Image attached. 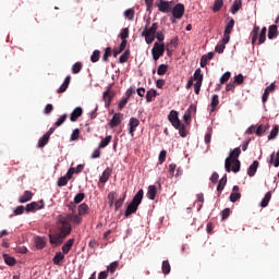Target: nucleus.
<instances>
[{"label":"nucleus","instance_id":"f257e3e1","mask_svg":"<svg viewBox=\"0 0 279 279\" xmlns=\"http://www.w3.org/2000/svg\"><path fill=\"white\" fill-rule=\"evenodd\" d=\"M88 215V206L83 203L78 206V214H60L56 218V227L58 233L49 234V241L51 245L60 246L64 243V239L73 232V226H80L82 223V216Z\"/></svg>","mask_w":279,"mask_h":279},{"label":"nucleus","instance_id":"f03ea898","mask_svg":"<svg viewBox=\"0 0 279 279\" xmlns=\"http://www.w3.org/2000/svg\"><path fill=\"white\" fill-rule=\"evenodd\" d=\"M260 32V33H259ZM259 33V36H258ZM267 40V27L264 26L260 31V27L255 25L251 32V43L252 45H263Z\"/></svg>","mask_w":279,"mask_h":279},{"label":"nucleus","instance_id":"7ed1b4c3","mask_svg":"<svg viewBox=\"0 0 279 279\" xmlns=\"http://www.w3.org/2000/svg\"><path fill=\"white\" fill-rule=\"evenodd\" d=\"M141 205V190L137 191L136 195L132 199V202L128 205L124 217H130L131 215H134L136 210H138V206Z\"/></svg>","mask_w":279,"mask_h":279},{"label":"nucleus","instance_id":"20e7f679","mask_svg":"<svg viewBox=\"0 0 279 279\" xmlns=\"http://www.w3.org/2000/svg\"><path fill=\"white\" fill-rule=\"evenodd\" d=\"M239 156H241V148L236 147L229 154V157L226 158L225 169H226L227 173H230V171H232V161L231 160H239Z\"/></svg>","mask_w":279,"mask_h":279},{"label":"nucleus","instance_id":"39448f33","mask_svg":"<svg viewBox=\"0 0 279 279\" xmlns=\"http://www.w3.org/2000/svg\"><path fill=\"white\" fill-rule=\"evenodd\" d=\"M173 5H175V2L172 1H167V0H157L156 1V7L158 8L159 12H162L163 14H169L171 10H173Z\"/></svg>","mask_w":279,"mask_h":279},{"label":"nucleus","instance_id":"423d86ee","mask_svg":"<svg viewBox=\"0 0 279 279\" xmlns=\"http://www.w3.org/2000/svg\"><path fill=\"white\" fill-rule=\"evenodd\" d=\"M151 53H153V59L155 61L160 60V58L165 56V44L155 43L151 49Z\"/></svg>","mask_w":279,"mask_h":279},{"label":"nucleus","instance_id":"0eeeda50","mask_svg":"<svg viewBox=\"0 0 279 279\" xmlns=\"http://www.w3.org/2000/svg\"><path fill=\"white\" fill-rule=\"evenodd\" d=\"M114 90H112V84H110L106 92L102 94V99L105 101V107L110 108V105L112 104V99H114Z\"/></svg>","mask_w":279,"mask_h":279},{"label":"nucleus","instance_id":"6e6552de","mask_svg":"<svg viewBox=\"0 0 279 279\" xmlns=\"http://www.w3.org/2000/svg\"><path fill=\"white\" fill-rule=\"evenodd\" d=\"M168 121H170L171 125H173L175 130L180 129V125H182L180 118H178V111L175 110L170 111Z\"/></svg>","mask_w":279,"mask_h":279},{"label":"nucleus","instance_id":"1a4fd4ad","mask_svg":"<svg viewBox=\"0 0 279 279\" xmlns=\"http://www.w3.org/2000/svg\"><path fill=\"white\" fill-rule=\"evenodd\" d=\"M173 19H182L184 16V4L178 3L172 7Z\"/></svg>","mask_w":279,"mask_h":279},{"label":"nucleus","instance_id":"9d476101","mask_svg":"<svg viewBox=\"0 0 279 279\" xmlns=\"http://www.w3.org/2000/svg\"><path fill=\"white\" fill-rule=\"evenodd\" d=\"M138 125H141V121L136 118H131L130 122H129V134L131 136H134V132H136V128H138Z\"/></svg>","mask_w":279,"mask_h":279},{"label":"nucleus","instance_id":"9b49d317","mask_svg":"<svg viewBox=\"0 0 279 279\" xmlns=\"http://www.w3.org/2000/svg\"><path fill=\"white\" fill-rule=\"evenodd\" d=\"M40 204L41 206H39L36 202L27 204L25 207L26 213H34V210H43V208H45V203L41 201Z\"/></svg>","mask_w":279,"mask_h":279},{"label":"nucleus","instance_id":"f8f14e48","mask_svg":"<svg viewBox=\"0 0 279 279\" xmlns=\"http://www.w3.org/2000/svg\"><path fill=\"white\" fill-rule=\"evenodd\" d=\"M274 90H276V83H271L268 87L265 88L262 96L263 104H267V100L269 99V94L274 93Z\"/></svg>","mask_w":279,"mask_h":279},{"label":"nucleus","instance_id":"ddd939ff","mask_svg":"<svg viewBox=\"0 0 279 279\" xmlns=\"http://www.w3.org/2000/svg\"><path fill=\"white\" fill-rule=\"evenodd\" d=\"M123 121V113H116L109 122L110 128H118Z\"/></svg>","mask_w":279,"mask_h":279},{"label":"nucleus","instance_id":"4468645a","mask_svg":"<svg viewBox=\"0 0 279 279\" xmlns=\"http://www.w3.org/2000/svg\"><path fill=\"white\" fill-rule=\"evenodd\" d=\"M83 113L84 110L82 109V107H76L70 114V121H72V123H75V121H77V119H80Z\"/></svg>","mask_w":279,"mask_h":279},{"label":"nucleus","instance_id":"2eb2a0df","mask_svg":"<svg viewBox=\"0 0 279 279\" xmlns=\"http://www.w3.org/2000/svg\"><path fill=\"white\" fill-rule=\"evenodd\" d=\"M34 197V193L32 191H25L22 196L19 198L20 204H27V202H32V198Z\"/></svg>","mask_w":279,"mask_h":279},{"label":"nucleus","instance_id":"dca6fc26","mask_svg":"<svg viewBox=\"0 0 279 279\" xmlns=\"http://www.w3.org/2000/svg\"><path fill=\"white\" fill-rule=\"evenodd\" d=\"M34 242H35V247L37 250H45V247L47 245V241H45V238L39 236V235L35 236Z\"/></svg>","mask_w":279,"mask_h":279},{"label":"nucleus","instance_id":"f3484780","mask_svg":"<svg viewBox=\"0 0 279 279\" xmlns=\"http://www.w3.org/2000/svg\"><path fill=\"white\" fill-rule=\"evenodd\" d=\"M232 191L233 192L230 194V202L234 204L235 202H239V199H241V193H239V185H234Z\"/></svg>","mask_w":279,"mask_h":279},{"label":"nucleus","instance_id":"a211bd4d","mask_svg":"<svg viewBox=\"0 0 279 279\" xmlns=\"http://www.w3.org/2000/svg\"><path fill=\"white\" fill-rule=\"evenodd\" d=\"M110 175H112V169L106 168L99 178V182H101V184H106V182L110 180Z\"/></svg>","mask_w":279,"mask_h":279},{"label":"nucleus","instance_id":"6ab92c4d","mask_svg":"<svg viewBox=\"0 0 279 279\" xmlns=\"http://www.w3.org/2000/svg\"><path fill=\"white\" fill-rule=\"evenodd\" d=\"M258 165H259L258 160H255V161H253V163L248 167V169H247V175H248L250 178H254V175H256V171H258Z\"/></svg>","mask_w":279,"mask_h":279},{"label":"nucleus","instance_id":"aec40b11","mask_svg":"<svg viewBox=\"0 0 279 279\" xmlns=\"http://www.w3.org/2000/svg\"><path fill=\"white\" fill-rule=\"evenodd\" d=\"M74 243H75V239L72 238V239L68 240L61 247L62 253L69 254V252H71V248L73 247Z\"/></svg>","mask_w":279,"mask_h":279},{"label":"nucleus","instance_id":"412c9836","mask_svg":"<svg viewBox=\"0 0 279 279\" xmlns=\"http://www.w3.org/2000/svg\"><path fill=\"white\" fill-rule=\"evenodd\" d=\"M278 26L277 25H270L268 28V38L269 40H274V38H278Z\"/></svg>","mask_w":279,"mask_h":279},{"label":"nucleus","instance_id":"4be33fe9","mask_svg":"<svg viewBox=\"0 0 279 279\" xmlns=\"http://www.w3.org/2000/svg\"><path fill=\"white\" fill-rule=\"evenodd\" d=\"M196 84H202L204 82V74H202V69H196L194 74H193V78Z\"/></svg>","mask_w":279,"mask_h":279},{"label":"nucleus","instance_id":"5701e85b","mask_svg":"<svg viewBox=\"0 0 279 279\" xmlns=\"http://www.w3.org/2000/svg\"><path fill=\"white\" fill-rule=\"evenodd\" d=\"M125 47H128V40H122L118 49L113 50V58H117L119 53H123V51H125Z\"/></svg>","mask_w":279,"mask_h":279},{"label":"nucleus","instance_id":"b1692460","mask_svg":"<svg viewBox=\"0 0 279 279\" xmlns=\"http://www.w3.org/2000/svg\"><path fill=\"white\" fill-rule=\"evenodd\" d=\"M2 258L5 263V265H9V267H14V265H16V258H14L8 254H3Z\"/></svg>","mask_w":279,"mask_h":279},{"label":"nucleus","instance_id":"393cba45","mask_svg":"<svg viewBox=\"0 0 279 279\" xmlns=\"http://www.w3.org/2000/svg\"><path fill=\"white\" fill-rule=\"evenodd\" d=\"M217 106H219V95L216 94L211 97L210 112H215V110H217Z\"/></svg>","mask_w":279,"mask_h":279},{"label":"nucleus","instance_id":"a878e982","mask_svg":"<svg viewBox=\"0 0 279 279\" xmlns=\"http://www.w3.org/2000/svg\"><path fill=\"white\" fill-rule=\"evenodd\" d=\"M226 184H228V175H227V174H225V175L220 179V181H219V183H218V186H217V191H218L219 193H221V191H223V189H226Z\"/></svg>","mask_w":279,"mask_h":279},{"label":"nucleus","instance_id":"bb28decb","mask_svg":"<svg viewBox=\"0 0 279 279\" xmlns=\"http://www.w3.org/2000/svg\"><path fill=\"white\" fill-rule=\"evenodd\" d=\"M243 5V1L241 0H234L232 7H231V13L236 14L241 10Z\"/></svg>","mask_w":279,"mask_h":279},{"label":"nucleus","instance_id":"cd10ccee","mask_svg":"<svg viewBox=\"0 0 279 279\" xmlns=\"http://www.w3.org/2000/svg\"><path fill=\"white\" fill-rule=\"evenodd\" d=\"M64 258L63 252H57L54 257L52 258L53 265H60Z\"/></svg>","mask_w":279,"mask_h":279},{"label":"nucleus","instance_id":"c85d7f7f","mask_svg":"<svg viewBox=\"0 0 279 279\" xmlns=\"http://www.w3.org/2000/svg\"><path fill=\"white\" fill-rule=\"evenodd\" d=\"M270 201H271V192H267L264 198L262 199V203H260L262 208H267V206H269Z\"/></svg>","mask_w":279,"mask_h":279},{"label":"nucleus","instance_id":"c756f323","mask_svg":"<svg viewBox=\"0 0 279 279\" xmlns=\"http://www.w3.org/2000/svg\"><path fill=\"white\" fill-rule=\"evenodd\" d=\"M112 141V135L106 136L100 143H99V149H104L105 147H108L110 145V142Z\"/></svg>","mask_w":279,"mask_h":279},{"label":"nucleus","instance_id":"7c9ffc66","mask_svg":"<svg viewBox=\"0 0 279 279\" xmlns=\"http://www.w3.org/2000/svg\"><path fill=\"white\" fill-rule=\"evenodd\" d=\"M275 158V159H274ZM270 165H274V167H279V150L276 153H272L270 155Z\"/></svg>","mask_w":279,"mask_h":279},{"label":"nucleus","instance_id":"2f4dec72","mask_svg":"<svg viewBox=\"0 0 279 279\" xmlns=\"http://www.w3.org/2000/svg\"><path fill=\"white\" fill-rule=\"evenodd\" d=\"M231 165H233V167L231 168V171H233V173H239L241 171V161L238 160H231Z\"/></svg>","mask_w":279,"mask_h":279},{"label":"nucleus","instance_id":"473e14b6","mask_svg":"<svg viewBox=\"0 0 279 279\" xmlns=\"http://www.w3.org/2000/svg\"><path fill=\"white\" fill-rule=\"evenodd\" d=\"M49 138L50 137H48L46 134H44L40 138H39V141H38V147L40 148V149H43V147H45L48 143H49Z\"/></svg>","mask_w":279,"mask_h":279},{"label":"nucleus","instance_id":"72a5a7b5","mask_svg":"<svg viewBox=\"0 0 279 279\" xmlns=\"http://www.w3.org/2000/svg\"><path fill=\"white\" fill-rule=\"evenodd\" d=\"M161 269H162V274L165 275L171 274V264H169V260L162 262Z\"/></svg>","mask_w":279,"mask_h":279},{"label":"nucleus","instance_id":"f704fd0d","mask_svg":"<svg viewBox=\"0 0 279 279\" xmlns=\"http://www.w3.org/2000/svg\"><path fill=\"white\" fill-rule=\"evenodd\" d=\"M147 197L148 199H156V185L148 186Z\"/></svg>","mask_w":279,"mask_h":279},{"label":"nucleus","instance_id":"c9c22d12","mask_svg":"<svg viewBox=\"0 0 279 279\" xmlns=\"http://www.w3.org/2000/svg\"><path fill=\"white\" fill-rule=\"evenodd\" d=\"M107 199L110 207L114 206V199H117V192H110L107 196Z\"/></svg>","mask_w":279,"mask_h":279},{"label":"nucleus","instance_id":"e433bc0d","mask_svg":"<svg viewBox=\"0 0 279 279\" xmlns=\"http://www.w3.org/2000/svg\"><path fill=\"white\" fill-rule=\"evenodd\" d=\"M117 269H119V262H112L108 267H107V271H109V274H114V271H117Z\"/></svg>","mask_w":279,"mask_h":279},{"label":"nucleus","instance_id":"4c0bfd02","mask_svg":"<svg viewBox=\"0 0 279 279\" xmlns=\"http://www.w3.org/2000/svg\"><path fill=\"white\" fill-rule=\"evenodd\" d=\"M232 29H234V19H231L225 27V33L232 34Z\"/></svg>","mask_w":279,"mask_h":279},{"label":"nucleus","instance_id":"58836bf2","mask_svg":"<svg viewBox=\"0 0 279 279\" xmlns=\"http://www.w3.org/2000/svg\"><path fill=\"white\" fill-rule=\"evenodd\" d=\"M158 95V92L156 89L148 90L146 94V101H154V98Z\"/></svg>","mask_w":279,"mask_h":279},{"label":"nucleus","instance_id":"ea45409f","mask_svg":"<svg viewBox=\"0 0 279 279\" xmlns=\"http://www.w3.org/2000/svg\"><path fill=\"white\" fill-rule=\"evenodd\" d=\"M223 8V0H215L214 7H213V12H219Z\"/></svg>","mask_w":279,"mask_h":279},{"label":"nucleus","instance_id":"a19ab883","mask_svg":"<svg viewBox=\"0 0 279 279\" xmlns=\"http://www.w3.org/2000/svg\"><path fill=\"white\" fill-rule=\"evenodd\" d=\"M82 66H83L82 62H76V63H74V64L72 65V73H73L74 75H77V73H80V71H82Z\"/></svg>","mask_w":279,"mask_h":279},{"label":"nucleus","instance_id":"79ce46f5","mask_svg":"<svg viewBox=\"0 0 279 279\" xmlns=\"http://www.w3.org/2000/svg\"><path fill=\"white\" fill-rule=\"evenodd\" d=\"M169 70V65L167 64H160L157 69V74L165 75L167 71Z\"/></svg>","mask_w":279,"mask_h":279},{"label":"nucleus","instance_id":"37998d69","mask_svg":"<svg viewBox=\"0 0 279 279\" xmlns=\"http://www.w3.org/2000/svg\"><path fill=\"white\" fill-rule=\"evenodd\" d=\"M158 31V23H154L151 27L147 31L145 29V34H150L153 36H156V32Z\"/></svg>","mask_w":279,"mask_h":279},{"label":"nucleus","instance_id":"c03bdc74","mask_svg":"<svg viewBox=\"0 0 279 279\" xmlns=\"http://www.w3.org/2000/svg\"><path fill=\"white\" fill-rule=\"evenodd\" d=\"M225 50H226V44H223L222 41H219L215 48V52L223 53Z\"/></svg>","mask_w":279,"mask_h":279},{"label":"nucleus","instance_id":"a18cd8bd","mask_svg":"<svg viewBox=\"0 0 279 279\" xmlns=\"http://www.w3.org/2000/svg\"><path fill=\"white\" fill-rule=\"evenodd\" d=\"M142 35L145 36L147 45H151V43H154V40L156 39V35H150L145 32H143Z\"/></svg>","mask_w":279,"mask_h":279},{"label":"nucleus","instance_id":"49530a36","mask_svg":"<svg viewBox=\"0 0 279 279\" xmlns=\"http://www.w3.org/2000/svg\"><path fill=\"white\" fill-rule=\"evenodd\" d=\"M100 56H101V52L99 50H95L93 52V54L90 56V61L94 62V63L99 62Z\"/></svg>","mask_w":279,"mask_h":279},{"label":"nucleus","instance_id":"de8ad7c7","mask_svg":"<svg viewBox=\"0 0 279 279\" xmlns=\"http://www.w3.org/2000/svg\"><path fill=\"white\" fill-rule=\"evenodd\" d=\"M124 16L128 21H132L134 19V9H128L124 11Z\"/></svg>","mask_w":279,"mask_h":279},{"label":"nucleus","instance_id":"09e8293b","mask_svg":"<svg viewBox=\"0 0 279 279\" xmlns=\"http://www.w3.org/2000/svg\"><path fill=\"white\" fill-rule=\"evenodd\" d=\"M265 132H267V128L263 126V124L257 126V129L255 130L256 136H263Z\"/></svg>","mask_w":279,"mask_h":279},{"label":"nucleus","instance_id":"8fccbe9b","mask_svg":"<svg viewBox=\"0 0 279 279\" xmlns=\"http://www.w3.org/2000/svg\"><path fill=\"white\" fill-rule=\"evenodd\" d=\"M84 197H86V194L84 193H78L74 197V204H82L84 202Z\"/></svg>","mask_w":279,"mask_h":279},{"label":"nucleus","instance_id":"3c124183","mask_svg":"<svg viewBox=\"0 0 279 279\" xmlns=\"http://www.w3.org/2000/svg\"><path fill=\"white\" fill-rule=\"evenodd\" d=\"M111 53H112V48L111 47L106 48L105 53L102 56V61L108 62V58H110Z\"/></svg>","mask_w":279,"mask_h":279},{"label":"nucleus","instance_id":"603ef678","mask_svg":"<svg viewBox=\"0 0 279 279\" xmlns=\"http://www.w3.org/2000/svg\"><path fill=\"white\" fill-rule=\"evenodd\" d=\"M129 58H130V50H126L123 54L120 56L119 62L121 64H124V62H126Z\"/></svg>","mask_w":279,"mask_h":279},{"label":"nucleus","instance_id":"864d4df0","mask_svg":"<svg viewBox=\"0 0 279 279\" xmlns=\"http://www.w3.org/2000/svg\"><path fill=\"white\" fill-rule=\"evenodd\" d=\"M66 121V113L62 114L56 122L54 128H60Z\"/></svg>","mask_w":279,"mask_h":279},{"label":"nucleus","instance_id":"5fc2aeb1","mask_svg":"<svg viewBox=\"0 0 279 279\" xmlns=\"http://www.w3.org/2000/svg\"><path fill=\"white\" fill-rule=\"evenodd\" d=\"M231 76L232 74L230 72H226L225 74H222L220 77V84H226Z\"/></svg>","mask_w":279,"mask_h":279},{"label":"nucleus","instance_id":"6e6d98bb","mask_svg":"<svg viewBox=\"0 0 279 279\" xmlns=\"http://www.w3.org/2000/svg\"><path fill=\"white\" fill-rule=\"evenodd\" d=\"M58 186H66L69 184V179L64 175L58 179Z\"/></svg>","mask_w":279,"mask_h":279},{"label":"nucleus","instance_id":"4d7b16f0","mask_svg":"<svg viewBox=\"0 0 279 279\" xmlns=\"http://www.w3.org/2000/svg\"><path fill=\"white\" fill-rule=\"evenodd\" d=\"M128 36H130V29L129 28H123L121 31V33L119 34V38H121V40H126L125 38H128Z\"/></svg>","mask_w":279,"mask_h":279},{"label":"nucleus","instance_id":"13d9d810","mask_svg":"<svg viewBox=\"0 0 279 279\" xmlns=\"http://www.w3.org/2000/svg\"><path fill=\"white\" fill-rule=\"evenodd\" d=\"M279 129L278 126H275L271 131L270 134L268 135V141H272V138H276L278 136Z\"/></svg>","mask_w":279,"mask_h":279},{"label":"nucleus","instance_id":"bf43d9fd","mask_svg":"<svg viewBox=\"0 0 279 279\" xmlns=\"http://www.w3.org/2000/svg\"><path fill=\"white\" fill-rule=\"evenodd\" d=\"M80 140V129H75L71 136H70V141H78Z\"/></svg>","mask_w":279,"mask_h":279},{"label":"nucleus","instance_id":"052dcab7","mask_svg":"<svg viewBox=\"0 0 279 279\" xmlns=\"http://www.w3.org/2000/svg\"><path fill=\"white\" fill-rule=\"evenodd\" d=\"M243 82H245V78L243 77V74H238L234 76V84L241 85L243 84Z\"/></svg>","mask_w":279,"mask_h":279},{"label":"nucleus","instance_id":"680f3d73","mask_svg":"<svg viewBox=\"0 0 279 279\" xmlns=\"http://www.w3.org/2000/svg\"><path fill=\"white\" fill-rule=\"evenodd\" d=\"M228 217H230V208H225L221 211V219H222V221H226V219H228Z\"/></svg>","mask_w":279,"mask_h":279},{"label":"nucleus","instance_id":"e2e57ef3","mask_svg":"<svg viewBox=\"0 0 279 279\" xmlns=\"http://www.w3.org/2000/svg\"><path fill=\"white\" fill-rule=\"evenodd\" d=\"M128 101H130L128 98H125V97L122 98L121 101H120L119 105H118L119 110L124 109L125 106H128Z\"/></svg>","mask_w":279,"mask_h":279},{"label":"nucleus","instance_id":"0e129e2a","mask_svg":"<svg viewBox=\"0 0 279 279\" xmlns=\"http://www.w3.org/2000/svg\"><path fill=\"white\" fill-rule=\"evenodd\" d=\"M25 207L23 205L21 206H17L15 209H14V215H23L25 213Z\"/></svg>","mask_w":279,"mask_h":279},{"label":"nucleus","instance_id":"69168bd1","mask_svg":"<svg viewBox=\"0 0 279 279\" xmlns=\"http://www.w3.org/2000/svg\"><path fill=\"white\" fill-rule=\"evenodd\" d=\"M123 202H125V195L114 203L116 210H119V208H121V206H123Z\"/></svg>","mask_w":279,"mask_h":279},{"label":"nucleus","instance_id":"338daca9","mask_svg":"<svg viewBox=\"0 0 279 279\" xmlns=\"http://www.w3.org/2000/svg\"><path fill=\"white\" fill-rule=\"evenodd\" d=\"M165 160H167V150H161L160 154H159L160 165H162V162H165Z\"/></svg>","mask_w":279,"mask_h":279},{"label":"nucleus","instance_id":"774afa93","mask_svg":"<svg viewBox=\"0 0 279 279\" xmlns=\"http://www.w3.org/2000/svg\"><path fill=\"white\" fill-rule=\"evenodd\" d=\"M235 83H233V82H230L229 84H227V86H226V90H227V93H234V88H235V85H234Z\"/></svg>","mask_w":279,"mask_h":279}]
</instances>
